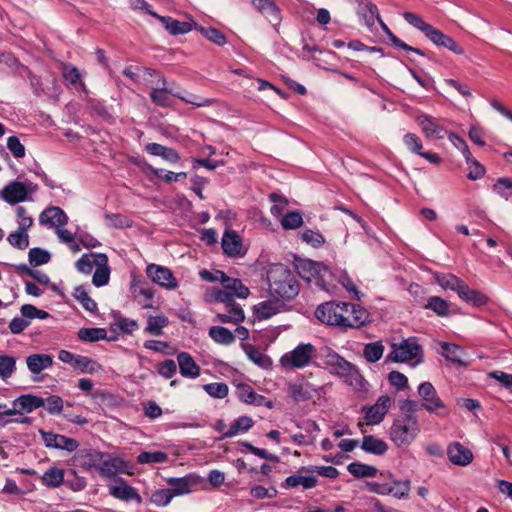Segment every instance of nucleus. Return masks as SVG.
Listing matches in <instances>:
<instances>
[{
	"instance_id": "e433bc0d",
	"label": "nucleus",
	"mask_w": 512,
	"mask_h": 512,
	"mask_svg": "<svg viewBox=\"0 0 512 512\" xmlns=\"http://www.w3.org/2000/svg\"><path fill=\"white\" fill-rule=\"evenodd\" d=\"M254 425V421L251 417L240 416L231 424L230 428L226 430L221 439L231 438L239 433H245Z\"/></svg>"
},
{
	"instance_id": "052dcab7",
	"label": "nucleus",
	"mask_w": 512,
	"mask_h": 512,
	"mask_svg": "<svg viewBox=\"0 0 512 512\" xmlns=\"http://www.w3.org/2000/svg\"><path fill=\"white\" fill-rule=\"evenodd\" d=\"M248 358L255 363L257 366L265 368L269 364V358L262 353L258 348L253 347L249 344H242Z\"/></svg>"
},
{
	"instance_id": "f704fd0d",
	"label": "nucleus",
	"mask_w": 512,
	"mask_h": 512,
	"mask_svg": "<svg viewBox=\"0 0 512 512\" xmlns=\"http://www.w3.org/2000/svg\"><path fill=\"white\" fill-rule=\"evenodd\" d=\"M165 27V29L171 35H181L186 34L192 30V25L188 22L179 21L170 16H161L157 18Z\"/></svg>"
},
{
	"instance_id": "7ed1b4c3",
	"label": "nucleus",
	"mask_w": 512,
	"mask_h": 512,
	"mask_svg": "<svg viewBox=\"0 0 512 512\" xmlns=\"http://www.w3.org/2000/svg\"><path fill=\"white\" fill-rule=\"evenodd\" d=\"M403 17L410 25L420 30L434 45L444 47L457 55L464 53L462 46L453 38L424 21V19L416 13L404 12Z\"/></svg>"
},
{
	"instance_id": "de8ad7c7",
	"label": "nucleus",
	"mask_w": 512,
	"mask_h": 512,
	"mask_svg": "<svg viewBox=\"0 0 512 512\" xmlns=\"http://www.w3.org/2000/svg\"><path fill=\"white\" fill-rule=\"evenodd\" d=\"M73 297L80 302L86 311L90 313H95L97 311V303L88 295L83 285H79L74 288Z\"/></svg>"
},
{
	"instance_id": "c03bdc74",
	"label": "nucleus",
	"mask_w": 512,
	"mask_h": 512,
	"mask_svg": "<svg viewBox=\"0 0 512 512\" xmlns=\"http://www.w3.org/2000/svg\"><path fill=\"white\" fill-rule=\"evenodd\" d=\"M211 339L221 345H230L235 341V335L223 326H212L209 329Z\"/></svg>"
},
{
	"instance_id": "3c124183",
	"label": "nucleus",
	"mask_w": 512,
	"mask_h": 512,
	"mask_svg": "<svg viewBox=\"0 0 512 512\" xmlns=\"http://www.w3.org/2000/svg\"><path fill=\"white\" fill-rule=\"evenodd\" d=\"M411 481L406 480H394L388 484L387 495H392L398 499L407 498L410 492Z\"/></svg>"
},
{
	"instance_id": "f257e3e1",
	"label": "nucleus",
	"mask_w": 512,
	"mask_h": 512,
	"mask_svg": "<svg viewBox=\"0 0 512 512\" xmlns=\"http://www.w3.org/2000/svg\"><path fill=\"white\" fill-rule=\"evenodd\" d=\"M269 294L277 300H293L300 292L295 273L284 264H273L267 270Z\"/></svg>"
},
{
	"instance_id": "423d86ee",
	"label": "nucleus",
	"mask_w": 512,
	"mask_h": 512,
	"mask_svg": "<svg viewBox=\"0 0 512 512\" xmlns=\"http://www.w3.org/2000/svg\"><path fill=\"white\" fill-rule=\"evenodd\" d=\"M392 350L386 356V362L402 363L408 362L413 359L422 361L423 349L416 341V338H408L403 340L400 344L393 343Z\"/></svg>"
},
{
	"instance_id": "c9c22d12",
	"label": "nucleus",
	"mask_w": 512,
	"mask_h": 512,
	"mask_svg": "<svg viewBox=\"0 0 512 512\" xmlns=\"http://www.w3.org/2000/svg\"><path fill=\"white\" fill-rule=\"evenodd\" d=\"M28 369L38 374L42 370L49 368L53 364V357L49 354H32L26 359Z\"/></svg>"
},
{
	"instance_id": "bf43d9fd",
	"label": "nucleus",
	"mask_w": 512,
	"mask_h": 512,
	"mask_svg": "<svg viewBox=\"0 0 512 512\" xmlns=\"http://www.w3.org/2000/svg\"><path fill=\"white\" fill-rule=\"evenodd\" d=\"M7 241L9 244L17 249L24 250L29 246V235L26 230L12 232L8 235Z\"/></svg>"
},
{
	"instance_id": "4c0bfd02",
	"label": "nucleus",
	"mask_w": 512,
	"mask_h": 512,
	"mask_svg": "<svg viewBox=\"0 0 512 512\" xmlns=\"http://www.w3.org/2000/svg\"><path fill=\"white\" fill-rule=\"evenodd\" d=\"M298 268L300 273H303L302 277L308 280L310 277L314 278L317 274L322 273L324 276L328 274L326 265L309 259L301 261Z\"/></svg>"
},
{
	"instance_id": "a878e982",
	"label": "nucleus",
	"mask_w": 512,
	"mask_h": 512,
	"mask_svg": "<svg viewBox=\"0 0 512 512\" xmlns=\"http://www.w3.org/2000/svg\"><path fill=\"white\" fill-rule=\"evenodd\" d=\"M180 374L187 378H197L200 375V367L188 352H180L177 355Z\"/></svg>"
},
{
	"instance_id": "4468645a",
	"label": "nucleus",
	"mask_w": 512,
	"mask_h": 512,
	"mask_svg": "<svg viewBox=\"0 0 512 512\" xmlns=\"http://www.w3.org/2000/svg\"><path fill=\"white\" fill-rule=\"evenodd\" d=\"M158 83L161 84L158 88H153L150 92V99L156 106L167 108L172 105L171 96L175 97L174 89L175 83H168L165 76H161L158 79Z\"/></svg>"
},
{
	"instance_id": "9d476101",
	"label": "nucleus",
	"mask_w": 512,
	"mask_h": 512,
	"mask_svg": "<svg viewBox=\"0 0 512 512\" xmlns=\"http://www.w3.org/2000/svg\"><path fill=\"white\" fill-rule=\"evenodd\" d=\"M146 275L153 283L165 289L173 290L178 287V282L173 272L165 266L154 263L149 264L146 267Z\"/></svg>"
},
{
	"instance_id": "6e6552de",
	"label": "nucleus",
	"mask_w": 512,
	"mask_h": 512,
	"mask_svg": "<svg viewBox=\"0 0 512 512\" xmlns=\"http://www.w3.org/2000/svg\"><path fill=\"white\" fill-rule=\"evenodd\" d=\"M315 347L311 343H301L292 351L285 353L280 363L285 368L301 369L311 362Z\"/></svg>"
},
{
	"instance_id": "8fccbe9b",
	"label": "nucleus",
	"mask_w": 512,
	"mask_h": 512,
	"mask_svg": "<svg viewBox=\"0 0 512 512\" xmlns=\"http://www.w3.org/2000/svg\"><path fill=\"white\" fill-rule=\"evenodd\" d=\"M424 308L432 310L437 316L440 317H446L450 314L448 302L439 296L429 297L427 303L424 305Z\"/></svg>"
},
{
	"instance_id": "412c9836",
	"label": "nucleus",
	"mask_w": 512,
	"mask_h": 512,
	"mask_svg": "<svg viewBox=\"0 0 512 512\" xmlns=\"http://www.w3.org/2000/svg\"><path fill=\"white\" fill-rule=\"evenodd\" d=\"M118 484L109 486V493L116 499L123 501L135 500L137 503L142 502V498L135 488L130 486L127 481L121 477L115 480Z\"/></svg>"
},
{
	"instance_id": "c85d7f7f",
	"label": "nucleus",
	"mask_w": 512,
	"mask_h": 512,
	"mask_svg": "<svg viewBox=\"0 0 512 512\" xmlns=\"http://www.w3.org/2000/svg\"><path fill=\"white\" fill-rule=\"evenodd\" d=\"M357 14L368 27H372L380 17L377 6L370 0H358Z\"/></svg>"
},
{
	"instance_id": "58836bf2",
	"label": "nucleus",
	"mask_w": 512,
	"mask_h": 512,
	"mask_svg": "<svg viewBox=\"0 0 512 512\" xmlns=\"http://www.w3.org/2000/svg\"><path fill=\"white\" fill-rule=\"evenodd\" d=\"M441 354L442 356L453 363H457L460 366H466L467 363L462 361L461 357L464 354V350L461 346L442 342L441 343Z\"/></svg>"
},
{
	"instance_id": "79ce46f5",
	"label": "nucleus",
	"mask_w": 512,
	"mask_h": 512,
	"mask_svg": "<svg viewBox=\"0 0 512 512\" xmlns=\"http://www.w3.org/2000/svg\"><path fill=\"white\" fill-rule=\"evenodd\" d=\"M78 338L83 342H96L99 340H115L114 337L108 338L107 331L104 328H81L78 331Z\"/></svg>"
},
{
	"instance_id": "7c9ffc66",
	"label": "nucleus",
	"mask_w": 512,
	"mask_h": 512,
	"mask_svg": "<svg viewBox=\"0 0 512 512\" xmlns=\"http://www.w3.org/2000/svg\"><path fill=\"white\" fill-rule=\"evenodd\" d=\"M361 449L366 453L381 456L388 450L387 443L374 435H365L361 442Z\"/></svg>"
},
{
	"instance_id": "f3484780",
	"label": "nucleus",
	"mask_w": 512,
	"mask_h": 512,
	"mask_svg": "<svg viewBox=\"0 0 512 512\" xmlns=\"http://www.w3.org/2000/svg\"><path fill=\"white\" fill-rule=\"evenodd\" d=\"M251 3L274 28L280 25L282 21L281 9L274 0H251Z\"/></svg>"
},
{
	"instance_id": "b1692460",
	"label": "nucleus",
	"mask_w": 512,
	"mask_h": 512,
	"mask_svg": "<svg viewBox=\"0 0 512 512\" xmlns=\"http://www.w3.org/2000/svg\"><path fill=\"white\" fill-rule=\"evenodd\" d=\"M44 398L33 394H24L13 401V407L17 413H31L37 408L44 406Z\"/></svg>"
},
{
	"instance_id": "0e129e2a",
	"label": "nucleus",
	"mask_w": 512,
	"mask_h": 512,
	"mask_svg": "<svg viewBox=\"0 0 512 512\" xmlns=\"http://www.w3.org/2000/svg\"><path fill=\"white\" fill-rule=\"evenodd\" d=\"M204 391L211 397L223 399L228 395L229 388L227 384L222 382H215L203 385Z\"/></svg>"
},
{
	"instance_id": "6e6d98bb",
	"label": "nucleus",
	"mask_w": 512,
	"mask_h": 512,
	"mask_svg": "<svg viewBox=\"0 0 512 512\" xmlns=\"http://www.w3.org/2000/svg\"><path fill=\"white\" fill-rule=\"evenodd\" d=\"M175 97H177L181 101H183L187 104H191L195 107H206V106H210L213 103L212 99L197 96L195 94L188 93V92L182 93L180 91H176Z\"/></svg>"
},
{
	"instance_id": "bb28decb",
	"label": "nucleus",
	"mask_w": 512,
	"mask_h": 512,
	"mask_svg": "<svg viewBox=\"0 0 512 512\" xmlns=\"http://www.w3.org/2000/svg\"><path fill=\"white\" fill-rule=\"evenodd\" d=\"M237 394L239 399L247 404H254L257 406L266 405L269 408L272 407V403L270 401L266 402V398L257 394L250 385H239L237 387Z\"/></svg>"
},
{
	"instance_id": "0eeeda50",
	"label": "nucleus",
	"mask_w": 512,
	"mask_h": 512,
	"mask_svg": "<svg viewBox=\"0 0 512 512\" xmlns=\"http://www.w3.org/2000/svg\"><path fill=\"white\" fill-rule=\"evenodd\" d=\"M418 395L421 399V408L429 413L445 416L448 414L446 405L438 396L435 387L430 382H423L418 386Z\"/></svg>"
},
{
	"instance_id": "864d4df0",
	"label": "nucleus",
	"mask_w": 512,
	"mask_h": 512,
	"mask_svg": "<svg viewBox=\"0 0 512 512\" xmlns=\"http://www.w3.org/2000/svg\"><path fill=\"white\" fill-rule=\"evenodd\" d=\"M29 263L32 267L44 265L51 260V254L48 250L34 247L28 253Z\"/></svg>"
},
{
	"instance_id": "49530a36",
	"label": "nucleus",
	"mask_w": 512,
	"mask_h": 512,
	"mask_svg": "<svg viewBox=\"0 0 512 512\" xmlns=\"http://www.w3.org/2000/svg\"><path fill=\"white\" fill-rule=\"evenodd\" d=\"M385 347L382 341H375L365 344L363 348V356L369 363L379 361L384 353Z\"/></svg>"
},
{
	"instance_id": "5fc2aeb1",
	"label": "nucleus",
	"mask_w": 512,
	"mask_h": 512,
	"mask_svg": "<svg viewBox=\"0 0 512 512\" xmlns=\"http://www.w3.org/2000/svg\"><path fill=\"white\" fill-rule=\"evenodd\" d=\"M198 30L208 41L217 46H224L227 43L226 36L217 28L200 26Z\"/></svg>"
},
{
	"instance_id": "13d9d810",
	"label": "nucleus",
	"mask_w": 512,
	"mask_h": 512,
	"mask_svg": "<svg viewBox=\"0 0 512 512\" xmlns=\"http://www.w3.org/2000/svg\"><path fill=\"white\" fill-rule=\"evenodd\" d=\"M299 237L303 242L311 245L313 248H320L325 243V238L320 232L309 228L300 232Z\"/></svg>"
},
{
	"instance_id": "ea45409f",
	"label": "nucleus",
	"mask_w": 512,
	"mask_h": 512,
	"mask_svg": "<svg viewBox=\"0 0 512 512\" xmlns=\"http://www.w3.org/2000/svg\"><path fill=\"white\" fill-rule=\"evenodd\" d=\"M318 484V480L314 476H302V475H290L285 481L281 484L283 488H294L298 485H302L304 489H312L316 487Z\"/></svg>"
},
{
	"instance_id": "9b49d317",
	"label": "nucleus",
	"mask_w": 512,
	"mask_h": 512,
	"mask_svg": "<svg viewBox=\"0 0 512 512\" xmlns=\"http://www.w3.org/2000/svg\"><path fill=\"white\" fill-rule=\"evenodd\" d=\"M203 482L202 477L193 473L183 477H170L166 480L173 497L189 494L194 487L201 485Z\"/></svg>"
},
{
	"instance_id": "2eb2a0df",
	"label": "nucleus",
	"mask_w": 512,
	"mask_h": 512,
	"mask_svg": "<svg viewBox=\"0 0 512 512\" xmlns=\"http://www.w3.org/2000/svg\"><path fill=\"white\" fill-rule=\"evenodd\" d=\"M221 246L223 253L228 257H242L246 253L240 235L232 229L224 231Z\"/></svg>"
},
{
	"instance_id": "cd10ccee",
	"label": "nucleus",
	"mask_w": 512,
	"mask_h": 512,
	"mask_svg": "<svg viewBox=\"0 0 512 512\" xmlns=\"http://www.w3.org/2000/svg\"><path fill=\"white\" fill-rule=\"evenodd\" d=\"M144 150L148 154L159 156L170 163H177L180 160V154L174 148L158 143H148L145 145Z\"/></svg>"
},
{
	"instance_id": "393cba45",
	"label": "nucleus",
	"mask_w": 512,
	"mask_h": 512,
	"mask_svg": "<svg viewBox=\"0 0 512 512\" xmlns=\"http://www.w3.org/2000/svg\"><path fill=\"white\" fill-rule=\"evenodd\" d=\"M316 393L317 390L307 382L288 385V394L296 403L311 400Z\"/></svg>"
},
{
	"instance_id": "a211bd4d",
	"label": "nucleus",
	"mask_w": 512,
	"mask_h": 512,
	"mask_svg": "<svg viewBox=\"0 0 512 512\" xmlns=\"http://www.w3.org/2000/svg\"><path fill=\"white\" fill-rule=\"evenodd\" d=\"M0 197L9 205L31 200L30 197H26L24 183L18 180H13L5 185L0 191Z\"/></svg>"
},
{
	"instance_id": "a19ab883",
	"label": "nucleus",
	"mask_w": 512,
	"mask_h": 512,
	"mask_svg": "<svg viewBox=\"0 0 512 512\" xmlns=\"http://www.w3.org/2000/svg\"><path fill=\"white\" fill-rule=\"evenodd\" d=\"M65 472L55 466L49 467L41 477L43 485L49 488H57L64 483Z\"/></svg>"
},
{
	"instance_id": "338daca9",
	"label": "nucleus",
	"mask_w": 512,
	"mask_h": 512,
	"mask_svg": "<svg viewBox=\"0 0 512 512\" xmlns=\"http://www.w3.org/2000/svg\"><path fill=\"white\" fill-rule=\"evenodd\" d=\"M303 224V218L300 212L291 211L283 216L281 225L285 230H292L299 228Z\"/></svg>"
},
{
	"instance_id": "72a5a7b5",
	"label": "nucleus",
	"mask_w": 512,
	"mask_h": 512,
	"mask_svg": "<svg viewBox=\"0 0 512 512\" xmlns=\"http://www.w3.org/2000/svg\"><path fill=\"white\" fill-rule=\"evenodd\" d=\"M435 282L444 289L455 291L457 295L462 290L464 281L451 273L436 272L433 276Z\"/></svg>"
},
{
	"instance_id": "39448f33",
	"label": "nucleus",
	"mask_w": 512,
	"mask_h": 512,
	"mask_svg": "<svg viewBox=\"0 0 512 512\" xmlns=\"http://www.w3.org/2000/svg\"><path fill=\"white\" fill-rule=\"evenodd\" d=\"M419 432L418 418L397 416L389 429V436L397 447H407L416 439Z\"/></svg>"
},
{
	"instance_id": "f03ea898",
	"label": "nucleus",
	"mask_w": 512,
	"mask_h": 512,
	"mask_svg": "<svg viewBox=\"0 0 512 512\" xmlns=\"http://www.w3.org/2000/svg\"><path fill=\"white\" fill-rule=\"evenodd\" d=\"M318 357L321 358L325 368L330 373L342 378L345 383L355 388L361 389L364 386L365 379L359 368L353 363L347 361L344 357L328 346L319 350Z\"/></svg>"
},
{
	"instance_id": "09e8293b",
	"label": "nucleus",
	"mask_w": 512,
	"mask_h": 512,
	"mask_svg": "<svg viewBox=\"0 0 512 512\" xmlns=\"http://www.w3.org/2000/svg\"><path fill=\"white\" fill-rule=\"evenodd\" d=\"M168 324L169 320L165 315L149 316L144 331L154 336H160L163 334V328Z\"/></svg>"
},
{
	"instance_id": "2f4dec72",
	"label": "nucleus",
	"mask_w": 512,
	"mask_h": 512,
	"mask_svg": "<svg viewBox=\"0 0 512 512\" xmlns=\"http://www.w3.org/2000/svg\"><path fill=\"white\" fill-rule=\"evenodd\" d=\"M458 297L464 302L475 307L484 306L489 300L483 292L470 289L466 283H464L462 290L459 291Z\"/></svg>"
},
{
	"instance_id": "dca6fc26",
	"label": "nucleus",
	"mask_w": 512,
	"mask_h": 512,
	"mask_svg": "<svg viewBox=\"0 0 512 512\" xmlns=\"http://www.w3.org/2000/svg\"><path fill=\"white\" fill-rule=\"evenodd\" d=\"M390 407V398L381 396L376 403L369 407H363L365 413L364 419L367 425H377L381 423Z\"/></svg>"
},
{
	"instance_id": "4d7b16f0",
	"label": "nucleus",
	"mask_w": 512,
	"mask_h": 512,
	"mask_svg": "<svg viewBox=\"0 0 512 512\" xmlns=\"http://www.w3.org/2000/svg\"><path fill=\"white\" fill-rule=\"evenodd\" d=\"M300 473H317L330 479H335L339 476V471L333 466H303L299 469Z\"/></svg>"
},
{
	"instance_id": "473e14b6",
	"label": "nucleus",
	"mask_w": 512,
	"mask_h": 512,
	"mask_svg": "<svg viewBox=\"0 0 512 512\" xmlns=\"http://www.w3.org/2000/svg\"><path fill=\"white\" fill-rule=\"evenodd\" d=\"M222 277V286L227 291L233 293L234 297L237 296L239 298L245 299L249 296V289L242 283V281L238 278H231L227 276L225 273L219 274Z\"/></svg>"
},
{
	"instance_id": "774afa93",
	"label": "nucleus",
	"mask_w": 512,
	"mask_h": 512,
	"mask_svg": "<svg viewBox=\"0 0 512 512\" xmlns=\"http://www.w3.org/2000/svg\"><path fill=\"white\" fill-rule=\"evenodd\" d=\"M72 366L79 369L82 373H93L96 371L95 366H98V364L86 356L76 355Z\"/></svg>"
},
{
	"instance_id": "a18cd8bd",
	"label": "nucleus",
	"mask_w": 512,
	"mask_h": 512,
	"mask_svg": "<svg viewBox=\"0 0 512 512\" xmlns=\"http://www.w3.org/2000/svg\"><path fill=\"white\" fill-rule=\"evenodd\" d=\"M347 470L356 478L374 477L378 473V469L375 466L358 461L348 464Z\"/></svg>"
},
{
	"instance_id": "e2e57ef3",
	"label": "nucleus",
	"mask_w": 512,
	"mask_h": 512,
	"mask_svg": "<svg viewBox=\"0 0 512 512\" xmlns=\"http://www.w3.org/2000/svg\"><path fill=\"white\" fill-rule=\"evenodd\" d=\"M167 459L168 455L163 451H144L137 456V461L141 464L164 463Z\"/></svg>"
},
{
	"instance_id": "aec40b11",
	"label": "nucleus",
	"mask_w": 512,
	"mask_h": 512,
	"mask_svg": "<svg viewBox=\"0 0 512 512\" xmlns=\"http://www.w3.org/2000/svg\"><path fill=\"white\" fill-rule=\"evenodd\" d=\"M447 457L451 463L465 467L474 460L472 451L460 442H452L447 447Z\"/></svg>"
},
{
	"instance_id": "37998d69",
	"label": "nucleus",
	"mask_w": 512,
	"mask_h": 512,
	"mask_svg": "<svg viewBox=\"0 0 512 512\" xmlns=\"http://www.w3.org/2000/svg\"><path fill=\"white\" fill-rule=\"evenodd\" d=\"M253 311L258 320H266L276 315L280 310L277 302L266 300L255 305Z\"/></svg>"
},
{
	"instance_id": "20e7f679",
	"label": "nucleus",
	"mask_w": 512,
	"mask_h": 512,
	"mask_svg": "<svg viewBox=\"0 0 512 512\" xmlns=\"http://www.w3.org/2000/svg\"><path fill=\"white\" fill-rule=\"evenodd\" d=\"M348 310V302L328 301L316 308L315 316L321 323L337 327L340 331L346 332Z\"/></svg>"
},
{
	"instance_id": "603ef678",
	"label": "nucleus",
	"mask_w": 512,
	"mask_h": 512,
	"mask_svg": "<svg viewBox=\"0 0 512 512\" xmlns=\"http://www.w3.org/2000/svg\"><path fill=\"white\" fill-rule=\"evenodd\" d=\"M100 253H86L83 254L75 263L77 270L83 274H90L94 266H99V258L97 255Z\"/></svg>"
},
{
	"instance_id": "6ab92c4d",
	"label": "nucleus",
	"mask_w": 512,
	"mask_h": 512,
	"mask_svg": "<svg viewBox=\"0 0 512 512\" xmlns=\"http://www.w3.org/2000/svg\"><path fill=\"white\" fill-rule=\"evenodd\" d=\"M105 457V452H101L95 449H81L78 450L72 458L74 465L81 467L88 471L91 468L97 470L99 461Z\"/></svg>"
},
{
	"instance_id": "1a4fd4ad",
	"label": "nucleus",
	"mask_w": 512,
	"mask_h": 512,
	"mask_svg": "<svg viewBox=\"0 0 512 512\" xmlns=\"http://www.w3.org/2000/svg\"><path fill=\"white\" fill-rule=\"evenodd\" d=\"M128 463L121 457H114L105 452V457L99 461L97 472L103 478L117 479L118 473H127Z\"/></svg>"
},
{
	"instance_id": "ddd939ff",
	"label": "nucleus",
	"mask_w": 512,
	"mask_h": 512,
	"mask_svg": "<svg viewBox=\"0 0 512 512\" xmlns=\"http://www.w3.org/2000/svg\"><path fill=\"white\" fill-rule=\"evenodd\" d=\"M416 123L421 128L423 135L427 139H444L449 131L445 129L439 121L431 115L420 114L416 117Z\"/></svg>"
},
{
	"instance_id": "c756f323",
	"label": "nucleus",
	"mask_w": 512,
	"mask_h": 512,
	"mask_svg": "<svg viewBox=\"0 0 512 512\" xmlns=\"http://www.w3.org/2000/svg\"><path fill=\"white\" fill-rule=\"evenodd\" d=\"M99 258V266H97L93 277H92V283L96 287H102L106 284H108L110 279V267L108 265V257L104 253H100L97 255Z\"/></svg>"
},
{
	"instance_id": "4be33fe9",
	"label": "nucleus",
	"mask_w": 512,
	"mask_h": 512,
	"mask_svg": "<svg viewBox=\"0 0 512 512\" xmlns=\"http://www.w3.org/2000/svg\"><path fill=\"white\" fill-rule=\"evenodd\" d=\"M39 222L42 225L61 228L68 223V216L57 206H51L41 212Z\"/></svg>"
},
{
	"instance_id": "f8f14e48",
	"label": "nucleus",
	"mask_w": 512,
	"mask_h": 512,
	"mask_svg": "<svg viewBox=\"0 0 512 512\" xmlns=\"http://www.w3.org/2000/svg\"><path fill=\"white\" fill-rule=\"evenodd\" d=\"M39 433L41 435V439L44 442L47 448H54L65 450L67 452H74L79 447V442L74 439L67 437L65 435L56 434L51 431H45L40 429Z\"/></svg>"
},
{
	"instance_id": "69168bd1",
	"label": "nucleus",
	"mask_w": 512,
	"mask_h": 512,
	"mask_svg": "<svg viewBox=\"0 0 512 512\" xmlns=\"http://www.w3.org/2000/svg\"><path fill=\"white\" fill-rule=\"evenodd\" d=\"M493 191L505 200H508L512 195V180L507 177L497 179L493 185Z\"/></svg>"
},
{
	"instance_id": "5701e85b",
	"label": "nucleus",
	"mask_w": 512,
	"mask_h": 512,
	"mask_svg": "<svg viewBox=\"0 0 512 512\" xmlns=\"http://www.w3.org/2000/svg\"><path fill=\"white\" fill-rule=\"evenodd\" d=\"M347 330L359 329L370 322V313L361 305L349 303Z\"/></svg>"
},
{
	"instance_id": "680f3d73",
	"label": "nucleus",
	"mask_w": 512,
	"mask_h": 512,
	"mask_svg": "<svg viewBox=\"0 0 512 512\" xmlns=\"http://www.w3.org/2000/svg\"><path fill=\"white\" fill-rule=\"evenodd\" d=\"M16 370V359L9 355H0V378L8 379Z\"/></svg>"
}]
</instances>
